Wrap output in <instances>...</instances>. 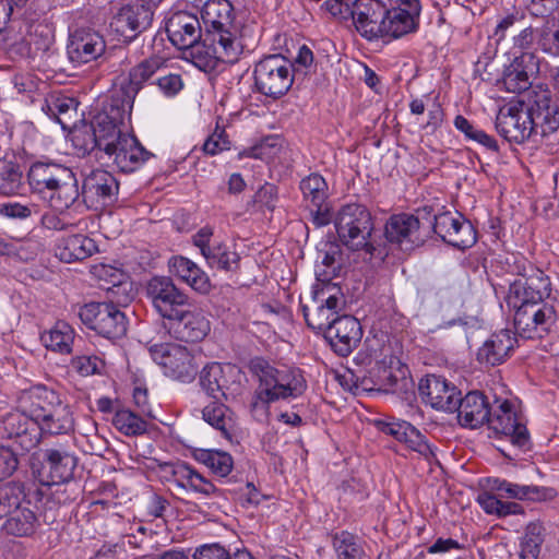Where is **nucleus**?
<instances>
[{
  "mask_svg": "<svg viewBox=\"0 0 559 559\" xmlns=\"http://www.w3.org/2000/svg\"><path fill=\"white\" fill-rule=\"evenodd\" d=\"M204 36L207 40L238 44L241 50L251 52L260 40V29L253 21L237 19L229 0H207L201 10Z\"/></svg>",
  "mask_w": 559,
  "mask_h": 559,
  "instance_id": "nucleus-1",
  "label": "nucleus"
},
{
  "mask_svg": "<svg viewBox=\"0 0 559 559\" xmlns=\"http://www.w3.org/2000/svg\"><path fill=\"white\" fill-rule=\"evenodd\" d=\"M33 192L48 200L59 212L75 205L80 198L79 182L71 168L52 162H36L27 173Z\"/></svg>",
  "mask_w": 559,
  "mask_h": 559,
  "instance_id": "nucleus-2",
  "label": "nucleus"
},
{
  "mask_svg": "<svg viewBox=\"0 0 559 559\" xmlns=\"http://www.w3.org/2000/svg\"><path fill=\"white\" fill-rule=\"evenodd\" d=\"M248 368L259 381L254 396L257 402L262 404L297 399L307 389L302 371L296 367L275 366L262 357H254L250 360Z\"/></svg>",
  "mask_w": 559,
  "mask_h": 559,
  "instance_id": "nucleus-3",
  "label": "nucleus"
},
{
  "mask_svg": "<svg viewBox=\"0 0 559 559\" xmlns=\"http://www.w3.org/2000/svg\"><path fill=\"white\" fill-rule=\"evenodd\" d=\"M132 106L127 105L119 96L111 94L102 108L93 116L91 129L93 148L100 152L111 150L122 135L129 133Z\"/></svg>",
  "mask_w": 559,
  "mask_h": 559,
  "instance_id": "nucleus-4",
  "label": "nucleus"
},
{
  "mask_svg": "<svg viewBox=\"0 0 559 559\" xmlns=\"http://www.w3.org/2000/svg\"><path fill=\"white\" fill-rule=\"evenodd\" d=\"M515 272L521 278L509 286L507 305L518 310L524 305H539L550 295V281L543 271L534 269L523 257H513Z\"/></svg>",
  "mask_w": 559,
  "mask_h": 559,
  "instance_id": "nucleus-5",
  "label": "nucleus"
},
{
  "mask_svg": "<svg viewBox=\"0 0 559 559\" xmlns=\"http://www.w3.org/2000/svg\"><path fill=\"white\" fill-rule=\"evenodd\" d=\"M253 78L257 92L277 99L284 96L294 83V64L282 55H270L255 63Z\"/></svg>",
  "mask_w": 559,
  "mask_h": 559,
  "instance_id": "nucleus-6",
  "label": "nucleus"
},
{
  "mask_svg": "<svg viewBox=\"0 0 559 559\" xmlns=\"http://www.w3.org/2000/svg\"><path fill=\"white\" fill-rule=\"evenodd\" d=\"M335 228L340 240L352 250L366 249L372 252L369 238L373 230L370 212L360 204L342 206L335 218Z\"/></svg>",
  "mask_w": 559,
  "mask_h": 559,
  "instance_id": "nucleus-7",
  "label": "nucleus"
},
{
  "mask_svg": "<svg viewBox=\"0 0 559 559\" xmlns=\"http://www.w3.org/2000/svg\"><path fill=\"white\" fill-rule=\"evenodd\" d=\"M128 302H130L128 297L124 300L90 302L81 307L79 317L85 325L99 335L120 338L127 332L128 321L118 306H126Z\"/></svg>",
  "mask_w": 559,
  "mask_h": 559,
  "instance_id": "nucleus-8",
  "label": "nucleus"
},
{
  "mask_svg": "<svg viewBox=\"0 0 559 559\" xmlns=\"http://www.w3.org/2000/svg\"><path fill=\"white\" fill-rule=\"evenodd\" d=\"M313 299L318 304L314 312L308 307H302V313L307 325L313 330L325 333L340 316L345 306L344 295L341 288L326 284L314 290Z\"/></svg>",
  "mask_w": 559,
  "mask_h": 559,
  "instance_id": "nucleus-9",
  "label": "nucleus"
},
{
  "mask_svg": "<svg viewBox=\"0 0 559 559\" xmlns=\"http://www.w3.org/2000/svg\"><path fill=\"white\" fill-rule=\"evenodd\" d=\"M432 229L444 242L461 250L473 247L477 241L473 224L456 211L433 214Z\"/></svg>",
  "mask_w": 559,
  "mask_h": 559,
  "instance_id": "nucleus-10",
  "label": "nucleus"
},
{
  "mask_svg": "<svg viewBox=\"0 0 559 559\" xmlns=\"http://www.w3.org/2000/svg\"><path fill=\"white\" fill-rule=\"evenodd\" d=\"M213 235V228L204 226L193 235L192 242L200 249L209 267L224 272H236L239 269L240 255L226 242L214 239Z\"/></svg>",
  "mask_w": 559,
  "mask_h": 559,
  "instance_id": "nucleus-11",
  "label": "nucleus"
},
{
  "mask_svg": "<svg viewBox=\"0 0 559 559\" xmlns=\"http://www.w3.org/2000/svg\"><path fill=\"white\" fill-rule=\"evenodd\" d=\"M153 360L164 368L166 376L180 381L194 378L198 366L188 347L179 344H160L151 348Z\"/></svg>",
  "mask_w": 559,
  "mask_h": 559,
  "instance_id": "nucleus-12",
  "label": "nucleus"
},
{
  "mask_svg": "<svg viewBox=\"0 0 559 559\" xmlns=\"http://www.w3.org/2000/svg\"><path fill=\"white\" fill-rule=\"evenodd\" d=\"M146 293L155 310L167 322L178 316L191 302L189 296L180 290L171 278L166 276L151 278L147 283Z\"/></svg>",
  "mask_w": 559,
  "mask_h": 559,
  "instance_id": "nucleus-13",
  "label": "nucleus"
},
{
  "mask_svg": "<svg viewBox=\"0 0 559 559\" xmlns=\"http://www.w3.org/2000/svg\"><path fill=\"white\" fill-rule=\"evenodd\" d=\"M0 436L10 441V448L25 453L39 442V427L34 417L24 413L8 414L0 427Z\"/></svg>",
  "mask_w": 559,
  "mask_h": 559,
  "instance_id": "nucleus-14",
  "label": "nucleus"
},
{
  "mask_svg": "<svg viewBox=\"0 0 559 559\" xmlns=\"http://www.w3.org/2000/svg\"><path fill=\"white\" fill-rule=\"evenodd\" d=\"M238 44H226L207 40V36H202L200 40L189 46V56L192 62L201 70H213L217 62L235 63L246 51L241 50Z\"/></svg>",
  "mask_w": 559,
  "mask_h": 559,
  "instance_id": "nucleus-15",
  "label": "nucleus"
},
{
  "mask_svg": "<svg viewBox=\"0 0 559 559\" xmlns=\"http://www.w3.org/2000/svg\"><path fill=\"white\" fill-rule=\"evenodd\" d=\"M169 334L183 342H200L211 331V323L204 311L191 302L165 325Z\"/></svg>",
  "mask_w": 559,
  "mask_h": 559,
  "instance_id": "nucleus-16",
  "label": "nucleus"
},
{
  "mask_svg": "<svg viewBox=\"0 0 559 559\" xmlns=\"http://www.w3.org/2000/svg\"><path fill=\"white\" fill-rule=\"evenodd\" d=\"M420 0H399V5L384 8V38L390 41L415 33L419 25Z\"/></svg>",
  "mask_w": 559,
  "mask_h": 559,
  "instance_id": "nucleus-17",
  "label": "nucleus"
},
{
  "mask_svg": "<svg viewBox=\"0 0 559 559\" xmlns=\"http://www.w3.org/2000/svg\"><path fill=\"white\" fill-rule=\"evenodd\" d=\"M487 425L496 433L509 437L512 444L518 448L526 449L528 447V431L511 402L507 400L498 402V405L491 409Z\"/></svg>",
  "mask_w": 559,
  "mask_h": 559,
  "instance_id": "nucleus-18",
  "label": "nucleus"
},
{
  "mask_svg": "<svg viewBox=\"0 0 559 559\" xmlns=\"http://www.w3.org/2000/svg\"><path fill=\"white\" fill-rule=\"evenodd\" d=\"M556 320L551 305H524L514 311V326L523 338H534L547 332Z\"/></svg>",
  "mask_w": 559,
  "mask_h": 559,
  "instance_id": "nucleus-19",
  "label": "nucleus"
},
{
  "mask_svg": "<svg viewBox=\"0 0 559 559\" xmlns=\"http://www.w3.org/2000/svg\"><path fill=\"white\" fill-rule=\"evenodd\" d=\"M486 481L487 489L479 492L476 499L485 513L496 515L497 518L524 513V509L520 503L502 500V498H509L511 481L500 478H487Z\"/></svg>",
  "mask_w": 559,
  "mask_h": 559,
  "instance_id": "nucleus-20",
  "label": "nucleus"
},
{
  "mask_svg": "<svg viewBox=\"0 0 559 559\" xmlns=\"http://www.w3.org/2000/svg\"><path fill=\"white\" fill-rule=\"evenodd\" d=\"M119 183L107 170L93 169L83 180L80 195L87 206H106L117 200Z\"/></svg>",
  "mask_w": 559,
  "mask_h": 559,
  "instance_id": "nucleus-21",
  "label": "nucleus"
},
{
  "mask_svg": "<svg viewBox=\"0 0 559 559\" xmlns=\"http://www.w3.org/2000/svg\"><path fill=\"white\" fill-rule=\"evenodd\" d=\"M167 68V59L159 55H153L143 59L129 71L128 83L121 85L112 94L123 99L127 105L133 107L134 100L144 84L151 81L154 75L159 74Z\"/></svg>",
  "mask_w": 559,
  "mask_h": 559,
  "instance_id": "nucleus-22",
  "label": "nucleus"
},
{
  "mask_svg": "<svg viewBox=\"0 0 559 559\" xmlns=\"http://www.w3.org/2000/svg\"><path fill=\"white\" fill-rule=\"evenodd\" d=\"M104 153L120 171L127 174L138 170L153 156L130 132Z\"/></svg>",
  "mask_w": 559,
  "mask_h": 559,
  "instance_id": "nucleus-23",
  "label": "nucleus"
},
{
  "mask_svg": "<svg viewBox=\"0 0 559 559\" xmlns=\"http://www.w3.org/2000/svg\"><path fill=\"white\" fill-rule=\"evenodd\" d=\"M419 394L426 404L444 412H454L461 392L445 378L430 374L420 380Z\"/></svg>",
  "mask_w": 559,
  "mask_h": 559,
  "instance_id": "nucleus-24",
  "label": "nucleus"
},
{
  "mask_svg": "<svg viewBox=\"0 0 559 559\" xmlns=\"http://www.w3.org/2000/svg\"><path fill=\"white\" fill-rule=\"evenodd\" d=\"M153 10L144 4L122 7L110 22L114 32L120 35L126 41L138 37L151 26Z\"/></svg>",
  "mask_w": 559,
  "mask_h": 559,
  "instance_id": "nucleus-25",
  "label": "nucleus"
},
{
  "mask_svg": "<svg viewBox=\"0 0 559 559\" xmlns=\"http://www.w3.org/2000/svg\"><path fill=\"white\" fill-rule=\"evenodd\" d=\"M378 429L389 436H392L399 442H403L411 450L419 453L429 463L436 460L433 448L427 442L425 436L412 424L405 420H377Z\"/></svg>",
  "mask_w": 559,
  "mask_h": 559,
  "instance_id": "nucleus-26",
  "label": "nucleus"
},
{
  "mask_svg": "<svg viewBox=\"0 0 559 559\" xmlns=\"http://www.w3.org/2000/svg\"><path fill=\"white\" fill-rule=\"evenodd\" d=\"M105 48V40L97 32L82 28L70 35L67 53L72 63L80 66L99 58Z\"/></svg>",
  "mask_w": 559,
  "mask_h": 559,
  "instance_id": "nucleus-27",
  "label": "nucleus"
},
{
  "mask_svg": "<svg viewBox=\"0 0 559 559\" xmlns=\"http://www.w3.org/2000/svg\"><path fill=\"white\" fill-rule=\"evenodd\" d=\"M335 353L341 356L349 355L359 344L362 330L359 321L349 314L337 317L324 333Z\"/></svg>",
  "mask_w": 559,
  "mask_h": 559,
  "instance_id": "nucleus-28",
  "label": "nucleus"
},
{
  "mask_svg": "<svg viewBox=\"0 0 559 559\" xmlns=\"http://www.w3.org/2000/svg\"><path fill=\"white\" fill-rule=\"evenodd\" d=\"M169 40L179 49H186L203 36L201 23L197 15L186 11L173 13L166 22Z\"/></svg>",
  "mask_w": 559,
  "mask_h": 559,
  "instance_id": "nucleus-29",
  "label": "nucleus"
},
{
  "mask_svg": "<svg viewBox=\"0 0 559 559\" xmlns=\"http://www.w3.org/2000/svg\"><path fill=\"white\" fill-rule=\"evenodd\" d=\"M384 5L379 1L366 0L356 5L353 21L357 32L368 40L384 38Z\"/></svg>",
  "mask_w": 559,
  "mask_h": 559,
  "instance_id": "nucleus-30",
  "label": "nucleus"
},
{
  "mask_svg": "<svg viewBox=\"0 0 559 559\" xmlns=\"http://www.w3.org/2000/svg\"><path fill=\"white\" fill-rule=\"evenodd\" d=\"M454 412L462 427L476 429L488 423L491 414L487 396L479 391H471L459 399Z\"/></svg>",
  "mask_w": 559,
  "mask_h": 559,
  "instance_id": "nucleus-31",
  "label": "nucleus"
},
{
  "mask_svg": "<svg viewBox=\"0 0 559 559\" xmlns=\"http://www.w3.org/2000/svg\"><path fill=\"white\" fill-rule=\"evenodd\" d=\"M164 471L168 475V481L183 490H191L204 496H211L216 491V487L210 480L185 462L166 463Z\"/></svg>",
  "mask_w": 559,
  "mask_h": 559,
  "instance_id": "nucleus-32",
  "label": "nucleus"
},
{
  "mask_svg": "<svg viewBox=\"0 0 559 559\" xmlns=\"http://www.w3.org/2000/svg\"><path fill=\"white\" fill-rule=\"evenodd\" d=\"M237 373L231 364L210 362L200 372V385L209 396L219 400L226 396V391Z\"/></svg>",
  "mask_w": 559,
  "mask_h": 559,
  "instance_id": "nucleus-33",
  "label": "nucleus"
},
{
  "mask_svg": "<svg viewBox=\"0 0 559 559\" xmlns=\"http://www.w3.org/2000/svg\"><path fill=\"white\" fill-rule=\"evenodd\" d=\"M420 222L411 214L393 215L385 225V237L390 242L399 243L404 249H412L421 243L419 235Z\"/></svg>",
  "mask_w": 559,
  "mask_h": 559,
  "instance_id": "nucleus-34",
  "label": "nucleus"
},
{
  "mask_svg": "<svg viewBox=\"0 0 559 559\" xmlns=\"http://www.w3.org/2000/svg\"><path fill=\"white\" fill-rule=\"evenodd\" d=\"M515 343L516 338L510 330L495 332L479 347L477 360L481 365L498 366L510 356Z\"/></svg>",
  "mask_w": 559,
  "mask_h": 559,
  "instance_id": "nucleus-35",
  "label": "nucleus"
},
{
  "mask_svg": "<svg viewBox=\"0 0 559 559\" xmlns=\"http://www.w3.org/2000/svg\"><path fill=\"white\" fill-rule=\"evenodd\" d=\"M78 459L74 454L56 449L44 451L43 468L47 471V485L67 483L73 478Z\"/></svg>",
  "mask_w": 559,
  "mask_h": 559,
  "instance_id": "nucleus-36",
  "label": "nucleus"
},
{
  "mask_svg": "<svg viewBox=\"0 0 559 559\" xmlns=\"http://www.w3.org/2000/svg\"><path fill=\"white\" fill-rule=\"evenodd\" d=\"M536 123L528 111H510L499 122L503 136L515 143H522L534 132Z\"/></svg>",
  "mask_w": 559,
  "mask_h": 559,
  "instance_id": "nucleus-37",
  "label": "nucleus"
},
{
  "mask_svg": "<svg viewBox=\"0 0 559 559\" xmlns=\"http://www.w3.org/2000/svg\"><path fill=\"white\" fill-rule=\"evenodd\" d=\"M39 521L28 507L15 508L2 524V531L14 537H31L39 527Z\"/></svg>",
  "mask_w": 559,
  "mask_h": 559,
  "instance_id": "nucleus-38",
  "label": "nucleus"
},
{
  "mask_svg": "<svg viewBox=\"0 0 559 559\" xmlns=\"http://www.w3.org/2000/svg\"><path fill=\"white\" fill-rule=\"evenodd\" d=\"M332 547L336 559H369L366 540L348 531H340L332 535Z\"/></svg>",
  "mask_w": 559,
  "mask_h": 559,
  "instance_id": "nucleus-39",
  "label": "nucleus"
},
{
  "mask_svg": "<svg viewBox=\"0 0 559 559\" xmlns=\"http://www.w3.org/2000/svg\"><path fill=\"white\" fill-rule=\"evenodd\" d=\"M97 251L95 241L85 235H73L66 238L57 248L56 255L66 263L81 261Z\"/></svg>",
  "mask_w": 559,
  "mask_h": 559,
  "instance_id": "nucleus-40",
  "label": "nucleus"
},
{
  "mask_svg": "<svg viewBox=\"0 0 559 559\" xmlns=\"http://www.w3.org/2000/svg\"><path fill=\"white\" fill-rule=\"evenodd\" d=\"M35 420L39 427V432L66 435L74 429V419L71 408L64 403Z\"/></svg>",
  "mask_w": 559,
  "mask_h": 559,
  "instance_id": "nucleus-41",
  "label": "nucleus"
},
{
  "mask_svg": "<svg viewBox=\"0 0 559 559\" xmlns=\"http://www.w3.org/2000/svg\"><path fill=\"white\" fill-rule=\"evenodd\" d=\"M175 275L198 292L205 293L210 288L207 275L191 260L185 257H175L170 261Z\"/></svg>",
  "mask_w": 559,
  "mask_h": 559,
  "instance_id": "nucleus-42",
  "label": "nucleus"
},
{
  "mask_svg": "<svg viewBox=\"0 0 559 559\" xmlns=\"http://www.w3.org/2000/svg\"><path fill=\"white\" fill-rule=\"evenodd\" d=\"M74 338L73 328L64 321H58L48 332L41 335V342L46 348L61 355L71 354Z\"/></svg>",
  "mask_w": 559,
  "mask_h": 559,
  "instance_id": "nucleus-43",
  "label": "nucleus"
},
{
  "mask_svg": "<svg viewBox=\"0 0 559 559\" xmlns=\"http://www.w3.org/2000/svg\"><path fill=\"white\" fill-rule=\"evenodd\" d=\"M218 401L215 400L203 408V419L219 430L223 437L231 440L236 427L234 414L225 404Z\"/></svg>",
  "mask_w": 559,
  "mask_h": 559,
  "instance_id": "nucleus-44",
  "label": "nucleus"
},
{
  "mask_svg": "<svg viewBox=\"0 0 559 559\" xmlns=\"http://www.w3.org/2000/svg\"><path fill=\"white\" fill-rule=\"evenodd\" d=\"M24 177L21 166L9 158H0V194L5 197L21 194L24 190Z\"/></svg>",
  "mask_w": 559,
  "mask_h": 559,
  "instance_id": "nucleus-45",
  "label": "nucleus"
},
{
  "mask_svg": "<svg viewBox=\"0 0 559 559\" xmlns=\"http://www.w3.org/2000/svg\"><path fill=\"white\" fill-rule=\"evenodd\" d=\"M27 399L31 402L29 415L35 419L41 415L48 414L57 406L63 404L59 394L46 386L38 385L27 392Z\"/></svg>",
  "mask_w": 559,
  "mask_h": 559,
  "instance_id": "nucleus-46",
  "label": "nucleus"
},
{
  "mask_svg": "<svg viewBox=\"0 0 559 559\" xmlns=\"http://www.w3.org/2000/svg\"><path fill=\"white\" fill-rule=\"evenodd\" d=\"M195 459L219 477L229 475L234 467L231 455L221 450L201 449L195 453Z\"/></svg>",
  "mask_w": 559,
  "mask_h": 559,
  "instance_id": "nucleus-47",
  "label": "nucleus"
},
{
  "mask_svg": "<svg viewBox=\"0 0 559 559\" xmlns=\"http://www.w3.org/2000/svg\"><path fill=\"white\" fill-rule=\"evenodd\" d=\"M300 190L307 206L322 205L329 198L325 179L318 173L310 174L300 181Z\"/></svg>",
  "mask_w": 559,
  "mask_h": 559,
  "instance_id": "nucleus-48",
  "label": "nucleus"
},
{
  "mask_svg": "<svg viewBox=\"0 0 559 559\" xmlns=\"http://www.w3.org/2000/svg\"><path fill=\"white\" fill-rule=\"evenodd\" d=\"M390 362V367H386L384 364H381L380 366L382 367H379L378 378L380 384L386 392L399 393L406 391L411 383L409 379L406 377V367L399 366L396 370H393V360ZM396 364L400 365V361L396 360Z\"/></svg>",
  "mask_w": 559,
  "mask_h": 559,
  "instance_id": "nucleus-49",
  "label": "nucleus"
},
{
  "mask_svg": "<svg viewBox=\"0 0 559 559\" xmlns=\"http://www.w3.org/2000/svg\"><path fill=\"white\" fill-rule=\"evenodd\" d=\"M24 498V487L21 483L9 481L0 486V520L8 519Z\"/></svg>",
  "mask_w": 559,
  "mask_h": 559,
  "instance_id": "nucleus-50",
  "label": "nucleus"
},
{
  "mask_svg": "<svg viewBox=\"0 0 559 559\" xmlns=\"http://www.w3.org/2000/svg\"><path fill=\"white\" fill-rule=\"evenodd\" d=\"M112 424L126 436L142 435L147 430V423L142 417L127 408L116 412L112 418Z\"/></svg>",
  "mask_w": 559,
  "mask_h": 559,
  "instance_id": "nucleus-51",
  "label": "nucleus"
},
{
  "mask_svg": "<svg viewBox=\"0 0 559 559\" xmlns=\"http://www.w3.org/2000/svg\"><path fill=\"white\" fill-rule=\"evenodd\" d=\"M544 527L538 522L530 523L521 540L522 559H537L544 542Z\"/></svg>",
  "mask_w": 559,
  "mask_h": 559,
  "instance_id": "nucleus-52",
  "label": "nucleus"
},
{
  "mask_svg": "<svg viewBox=\"0 0 559 559\" xmlns=\"http://www.w3.org/2000/svg\"><path fill=\"white\" fill-rule=\"evenodd\" d=\"M338 250L334 246H330V250L320 252L321 263L316 265L317 280L323 285L330 284V281L337 275L341 263L337 261L336 255Z\"/></svg>",
  "mask_w": 559,
  "mask_h": 559,
  "instance_id": "nucleus-53",
  "label": "nucleus"
},
{
  "mask_svg": "<svg viewBox=\"0 0 559 559\" xmlns=\"http://www.w3.org/2000/svg\"><path fill=\"white\" fill-rule=\"evenodd\" d=\"M511 491H509L510 499L527 500V501H547L555 497V490L551 488L539 487L534 485H519L512 483Z\"/></svg>",
  "mask_w": 559,
  "mask_h": 559,
  "instance_id": "nucleus-54",
  "label": "nucleus"
},
{
  "mask_svg": "<svg viewBox=\"0 0 559 559\" xmlns=\"http://www.w3.org/2000/svg\"><path fill=\"white\" fill-rule=\"evenodd\" d=\"M503 85L508 92L521 93L531 85L530 76L526 70L521 69L518 59L511 64L510 69L503 76Z\"/></svg>",
  "mask_w": 559,
  "mask_h": 559,
  "instance_id": "nucleus-55",
  "label": "nucleus"
},
{
  "mask_svg": "<svg viewBox=\"0 0 559 559\" xmlns=\"http://www.w3.org/2000/svg\"><path fill=\"white\" fill-rule=\"evenodd\" d=\"M92 274L99 281L105 282L107 284H111L114 288L108 290L111 294L118 293L122 287V280L124 277V274L121 270L108 265V264H96L93 265L91 269Z\"/></svg>",
  "mask_w": 559,
  "mask_h": 559,
  "instance_id": "nucleus-56",
  "label": "nucleus"
},
{
  "mask_svg": "<svg viewBox=\"0 0 559 559\" xmlns=\"http://www.w3.org/2000/svg\"><path fill=\"white\" fill-rule=\"evenodd\" d=\"M230 141L223 128L218 126L212 134L207 136L203 144V151L209 155H216L223 151L229 150Z\"/></svg>",
  "mask_w": 559,
  "mask_h": 559,
  "instance_id": "nucleus-57",
  "label": "nucleus"
},
{
  "mask_svg": "<svg viewBox=\"0 0 559 559\" xmlns=\"http://www.w3.org/2000/svg\"><path fill=\"white\" fill-rule=\"evenodd\" d=\"M158 90L167 97L177 95L183 87V82L179 74L168 73L165 75H158L157 79L152 82Z\"/></svg>",
  "mask_w": 559,
  "mask_h": 559,
  "instance_id": "nucleus-58",
  "label": "nucleus"
},
{
  "mask_svg": "<svg viewBox=\"0 0 559 559\" xmlns=\"http://www.w3.org/2000/svg\"><path fill=\"white\" fill-rule=\"evenodd\" d=\"M359 4L358 0H326L324 7L328 12L333 16L341 19L352 17L356 12V5Z\"/></svg>",
  "mask_w": 559,
  "mask_h": 559,
  "instance_id": "nucleus-59",
  "label": "nucleus"
},
{
  "mask_svg": "<svg viewBox=\"0 0 559 559\" xmlns=\"http://www.w3.org/2000/svg\"><path fill=\"white\" fill-rule=\"evenodd\" d=\"M13 448L9 445L0 448V478L11 476L17 468L19 460L17 453Z\"/></svg>",
  "mask_w": 559,
  "mask_h": 559,
  "instance_id": "nucleus-60",
  "label": "nucleus"
},
{
  "mask_svg": "<svg viewBox=\"0 0 559 559\" xmlns=\"http://www.w3.org/2000/svg\"><path fill=\"white\" fill-rule=\"evenodd\" d=\"M72 366L81 376L86 377L97 373L103 361L96 356H78L73 358Z\"/></svg>",
  "mask_w": 559,
  "mask_h": 559,
  "instance_id": "nucleus-61",
  "label": "nucleus"
},
{
  "mask_svg": "<svg viewBox=\"0 0 559 559\" xmlns=\"http://www.w3.org/2000/svg\"><path fill=\"white\" fill-rule=\"evenodd\" d=\"M537 45L543 51L559 56V28L557 31L542 29Z\"/></svg>",
  "mask_w": 559,
  "mask_h": 559,
  "instance_id": "nucleus-62",
  "label": "nucleus"
},
{
  "mask_svg": "<svg viewBox=\"0 0 559 559\" xmlns=\"http://www.w3.org/2000/svg\"><path fill=\"white\" fill-rule=\"evenodd\" d=\"M193 559H229V552L218 544H205L195 549Z\"/></svg>",
  "mask_w": 559,
  "mask_h": 559,
  "instance_id": "nucleus-63",
  "label": "nucleus"
},
{
  "mask_svg": "<svg viewBox=\"0 0 559 559\" xmlns=\"http://www.w3.org/2000/svg\"><path fill=\"white\" fill-rule=\"evenodd\" d=\"M40 224L44 228L56 231L67 230L69 227L73 226L70 222H67L62 216L55 212H47L43 214Z\"/></svg>",
  "mask_w": 559,
  "mask_h": 559,
  "instance_id": "nucleus-64",
  "label": "nucleus"
}]
</instances>
